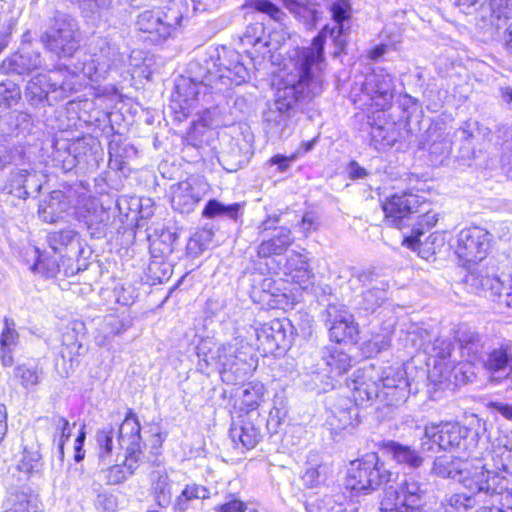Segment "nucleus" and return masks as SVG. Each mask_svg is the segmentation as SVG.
Returning a JSON list of instances; mask_svg holds the SVG:
<instances>
[{
	"label": "nucleus",
	"instance_id": "nucleus-1",
	"mask_svg": "<svg viewBox=\"0 0 512 512\" xmlns=\"http://www.w3.org/2000/svg\"><path fill=\"white\" fill-rule=\"evenodd\" d=\"M98 48V52L78 59L73 70L59 66L49 74L39 73L31 78L24 91L26 101L34 107L63 101L82 88L84 78L93 82L105 80L111 71L121 70L130 59L105 39L99 41Z\"/></svg>",
	"mask_w": 512,
	"mask_h": 512
},
{
	"label": "nucleus",
	"instance_id": "nucleus-2",
	"mask_svg": "<svg viewBox=\"0 0 512 512\" xmlns=\"http://www.w3.org/2000/svg\"><path fill=\"white\" fill-rule=\"evenodd\" d=\"M323 81V73L317 67L301 63L295 57L293 71L284 80V86L277 89L274 101L263 112L266 134L272 139L292 135L297 104L318 95L322 91Z\"/></svg>",
	"mask_w": 512,
	"mask_h": 512
},
{
	"label": "nucleus",
	"instance_id": "nucleus-3",
	"mask_svg": "<svg viewBox=\"0 0 512 512\" xmlns=\"http://www.w3.org/2000/svg\"><path fill=\"white\" fill-rule=\"evenodd\" d=\"M476 487H465L470 494L455 493L446 496L440 504L443 512H466L480 503H490L477 512H512V488L509 482L496 471L490 469L489 463L476 466L474 470Z\"/></svg>",
	"mask_w": 512,
	"mask_h": 512
},
{
	"label": "nucleus",
	"instance_id": "nucleus-4",
	"mask_svg": "<svg viewBox=\"0 0 512 512\" xmlns=\"http://www.w3.org/2000/svg\"><path fill=\"white\" fill-rule=\"evenodd\" d=\"M352 387L355 405L367 406L379 399L388 406L398 405L408 395L409 383L401 366L377 369L365 366L356 372Z\"/></svg>",
	"mask_w": 512,
	"mask_h": 512
},
{
	"label": "nucleus",
	"instance_id": "nucleus-5",
	"mask_svg": "<svg viewBox=\"0 0 512 512\" xmlns=\"http://www.w3.org/2000/svg\"><path fill=\"white\" fill-rule=\"evenodd\" d=\"M214 68L213 58L191 61L187 69L188 76L177 79L170 107L179 121L208 103L213 90H222V87H216L210 75V69Z\"/></svg>",
	"mask_w": 512,
	"mask_h": 512
},
{
	"label": "nucleus",
	"instance_id": "nucleus-6",
	"mask_svg": "<svg viewBox=\"0 0 512 512\" xmlns=\"http://www.w3.org/2000/svg\"><path fill=\"white\" fill-rule=\"evenodd\" d=\"M199 365L203 369L214 365L222 379L227 382L243 380L257 366L253 347L244 339L237 337L215 350L207 349L206 343L198 347Z\"/></svg>",
	"mask_w": 512,
	"mask_h": 512
},
{
	"label": "nucleus",
	"instance_id": "nucleus-7",
	"mask_svg": "<svg viewBox=\"0 0 512 512\" xmlns=\"http://www.w3.org/2000/svg\"><path fill=\"white\" fill-rule=\"evenodd\" d=\"M394 97V78L383 68H375L356 80L350 98L363 111H386Z\"/></svg>",
	"mask_w": 512,
	"mask_h": 512
},
{
	"label": "nucleus",
	"instance_id": "nucleus-8",
	"mask_svg": "<svg viewBox=\"0 0 512 512\" xmlns=\"http://www.w3.org/2000/svg\"><path fill=\"white\" fill-rule=\"evenodd\" d=\"M334 25L330 27L326 25L313 39L311 46L299 50L296 57L301 63H307L310 66L317 67V70L323 73L324 65V44L329 36L333 39L336 46L342 48L345 45L343 35L349 30V20L351 18L352 9L349 0H336L329 7Z\"/></svg>",
	"mask_w": 512,
	"mask_h": 512
},
{
	"label": "nucleus",
	"instance_id": "nucleus-9",
	"mask_svg": "<svg viewBox=\"0 0 512 512\" xmlns=\"http://www.w3.org/2000/svg\"><path fill=\"white\" fill-rule=\"evenodd\" d=\"M427 492V483L418 473H405L383 489L382 512H416Z\"/></svg>",
	"mask_w": 512,
	"mask_h": 512
},
{
	"label": "nucleus",
	"instance_id": "nucleus-10",
	"mask_svg": "<svg viewBox=\"0 0 512 512\" xmlns=\"http://www.w3.org/2000/svg\"><path fill=\"white\" fill-rule=\"evenodd\" d=\"M425 199L411 192L394 193L382 202L385 221L390 226L402 229L410 225L415 218L426 222L428 226L436 223L434 216L425 211Z\"/></svg>",
	"mask_w": 512,
	"mask_h": 512
},
{
	"label": "nucleus",
	"instance_id": "nucleus-11",
	"mask_svg": "<svg viewBox=\"0 0 512 512\" xmlns=\"http://www.w3.org/2000/svg\"><path fill=\"white\" fill-rule=\"evenodd\" d=\"M469 457L471 460L439 456L433 462L432 472L438 477L458 481L464 487H476L475 467L488 463L489 458L494 461V453L488 449V444L485 441H481L477 444L475 451L469 452Z\"/></svg>",
	"mask_w": 512,
	"mask_h": 512
},
{
	"label": "nucleus",
	"instance_id": "nucleus-12",
	"mask_svg": "<svg viewBox=\"0 0 512 512\" xmlns=\"http://www.w3.org/2000/svg\"><path fill=\"white\" fill-rule=\"evenodd\" d=\"M80 31L77 21L63 13H57L51 26L41 35L44 48L59 58L72 57L80 47Z\"/></svg>",
	"mask_w": 512,
	"mask_h": 512
},
{
	"label": "nucleus",
	"instance_id": "nucleus-13",
	"mask_svg": "<svg viewBox=\"0 0 512 512\" xmlns=\"http://www.w3.org/2000/svg\"><path fill=\"white\" fill-rule=\"evenodd\" d=\"M470 430L458 422H440L426 425L421 439L424 451H433L434 445L444 451L468 450L467 440Z\"/></svg>",
	"mask_w": 512,
	"mask_h": 512
},
{
	"label": "nucleus",
	"instance_id": "nucleus-14",
	"mask_svg": "<svg viewBox=\"0 0 512 512\" xmlns=\"http://www.w3.org/2000/svg\"><path fill=\"white\" fill-rule=\"evenodd\" d=\"M75 219L82 223L93 238H103L106 235L111 222L110 210L103 207L99 200L90 195L83 188L76 195Z\"/></svg>",
	"mask_w": 512,
	"mask_h": 512
},
{
	"label": "nucleus",
	"instance_id": "nucleus-15",
	"mask_svg": "<svg viewBox=\"0 0 512 512\" xmlns=\"http://www.w3.org/2000/svg\"><path fill=\"white\" fill-rule=\"evenodd\" d=\"M182 13L176 3H171L165 9L156 8L145 10L139 14L137 27L140 31L151 35L154 42L170 37L180 25Z\"/></svg>",
	"mask_w": 512,
	"mask_h": 512
},
{
	"label": "nucleus",
	"instance_id": "nucleus-16",
	"mask_svg": "<svg viewBox=\"0 0 512 512\" xmlns=\"http://www.w3.org/2000/svg\"><path fill=\"white\" fill-rule=\"evenodd\" d=\"M141 426L135 413L129 409L119 427L118 445L126 451L123 467L128 475L134 474L142 461Z\"/></svg>",
	"mask_w": 512,
	"mask_h": 512
},
{
	"label": "nucleus",
	"instance_id": "nucleus-17",
	"mask_svg": "<svg viewBox=\"0 0 512 512\" xmlns=\"http://www.w3.org/2000/svg\"><path fill=\"white\" fill-rule=\"evenodd\" d=\"M492 235L484 228L462 229L457 237L456 253L466 263L482 261L491 247Z\"/></svg>",
	"mask_w": 512,
	"mask_h": 512
},
{
	"label": "nucleus",
	"instance_id": "nucleus-18",
	"mask_svg": "<svg viewBox=\"0 0 512 512\" xmlns=\"http://www.w3.org/2000/svg\"><path fill=\"white\" fill-rule=\"evenodd\" d=\"M291 326L288 320L273 319L256 329L257 349L263 355L285 351L290 343Z\"/></svg>",
	"mask_w": 512,
	"mask_h": 512
},
{
	"label": "nucleus",
	"instance_id": "nucleus-19",
	"mask_svg": "<svg viewBox=\"0 0 512 512\" xmlns=\"http://www.w3.org/2000/svg\"><path fill=\"white\" fill-rule=\"evenodd\" d=\"M53 161L55 166L65 172L77 166L82 168L94 166L97 161L95 145H89L84 140H77L71 144L65 143L62 148L56 150Z\"/></svg>",
	"mask_w": 512,
	"mask_h": 512
},
{
	"label": "nucleus",
	"instance_id": "nucleus-20",
	"mask_svg": "<svg viewBox=\"0 0 512 512\" xmlns=\"http://www.w3.org/2000/svg\"><path fill=\"white\" fill-rule=\"evenodd\" d=\"M206 192V184L196 178H189L174 185L171 204L175 211L188 214L194 211Z\"/></svg>",
	"mask_w": 512,
	"mask_h": 512
},
{
	"label": "nucleus",
	"instance_id": "nucleus-21",
	"mask_svg": "<svg viewBox=\"0 0 512 512\" xmlns=\"http://www.w3.org/2000/svg\"><path fill=\"white\" fill-rule=\"evenodd\" d=\"M79 189H70L67 193L60 190H54L49 197L44 200L38 210L41 220L47 223H55L63 219L69 210L75 211L76 195H79Z\"/></svg>",
	"mask_w": 512,
	"mask_h": 512
},
{
	"label": "nucleus",
	"instance_id": "nucleus-22",
	"mask_svg": "<svg viewBox=\"0 0 512 512\" xmlns=\"http://www.w3.org/2000/svg\"><path fill=\"white\" fill-rule=\"evenodd\" d=\"M41 183L31 165L15 166L3 190L19 199H27L31 193H39Z\"/></svg>",
	"mask_w": 512,
	"mask_h": 512
},
{
	"label": "nucleus",
	"instance_id": "nucleus-23",
	"mask_svg": "<svg viewBox=\"0 0 512 512\" xmlns=\"http://www.w3.org/2000/svg\"><path fill=\"white\" fill-rule=\"evenodd\" d=\"M256 413H247L246 416L234 420L230 427V438L236 448L250 450L260 441V426L254 421Z\"/></svg>",
	"mask_w": 512,
	"mask_h": 512
},
{
	"label": "nucleus",
	"instance_id": "nucleus-24",
	"mask_svg": "<svg viewBox=\"0 0 512 512\" xmlns=\"http://www.w3.org/2000/svg\"><path fill=\"white\" fill-rule=\"evenodd\" d=\"M44 60L39 51L21 49L5 58L0 65L3 74L25 75L43 67Z\"/></svg>",
	"mask_w": 512,
	"mask_h": 512
},
{
	"label": "nucleus",
	"instance_id": "nucleus-25",
	"mask_svg": "<svg viewBox=\"0 0 512 512\" xmlns=\"http://www.w3.org/2000/svg\"><path fill=\"white\" fill-rule=\"evenodd\" d=\"M43 466L40 444L34 432H26L22 436L21 453L16 462L18 471L32 475L40 472Z\"/></svg>",
	"mask_w": 512,
	"mask_h": 512
},
{
	"label": "nucleus",
	"instance_id": "nucleus-26",
	"mask_svg": "<svg viewBox=\"0 0 512 512\" xmlns=\"http://www.w3.org/2000/svg\"><path fill=\"white\" fill-rule=\"evenodd\" d=\"M213 60L215 61V68L210 69V75L216 87H220V85H240L245 83L250 77L248 69L239 61L238 54H233L230 65L225 67H220L217 60L214 58Z\"/></svg>",
	"mask_w": 512,
	"mask_h": 512
},
{
	"label": "nucleus",
	"instance_id": "nucleus-27",
	"mask_svg": "<svg viewBox=\"0 0 512 512\" xmlns=\"http://www.w3.org/2000/svg\"><path fill=\"white\" fill-rule=\"evenodd\" d=\"M284 274L304 290L312 285L314 278L308 258L296 251H291L288 255L284 266Z\"/></svg>",
	"mask_w": 512,
	"mask_h": 512
},
{
	"label": "nucleus",
	"instance_id": "nucleus-28",
	"mask_svg": "<svg viewBox=\"0 0 512 512\" xmlns=\"http://www.w3.org/2000/svg\"><path fill=\"white\" fill-rule=\"evenodd\" d=\"M293 241L290 229L283 226L274 228L271 235H263L257 254L260 258L281 255L292 245Z\"/></svg>",
	"mask_w": 512,
	"mask_h": 512
},
{
	"label": "nucleus",
	"instance_id": "nucleus-29",
	"mask_svg": "<svg viewBox=\"0 0 512 512\" xmlns=\"http://www.w3.org/2000/svg\"><path fill=\"white\" fill-rule=\"evenodd\" d=\"M491 374L503 372L512 366V341H503L487 349L480 364Z\"/></svg>",
	"mask_w": 512,
	"mask_h": 512
},
{
	"label": "nucleus",
	"instance_id": "nucleus-30",
	"mask_svg": "<svg viewBox=\"0 0 512 512\" xmlns=\"http://www.w3.org/2000/svg\"><path fill=\"white\" fill-rule=\"evenodd\" d=\"M458 341L462 357L471 364H481L486 349V338L477 332L462 331Z\"/></svg>",
	"mask_w": 512,
	"mask_h": 512
},
{
	"label": "nucleus",
	"instance_id": "nucleus-31",
	"mask_svg": "<svg viewBox=\"0 0 512 512\" xmlns=\"http://www.w3.org/2000/svg\"><path fill=\"white\" fill-rule=\"evenodd\" d=\"M368 480L367 459L366 455H364L361 459H356L350 463L345 486L356 495L361 493L367 494L370 492V482Z\"/></svg>",
	"mask_w": 512,
	"mask_h": 512
},
{
	"label": "nucleus",
	"instance_id": "nucleus-32",
	"mask_svg": "<svg viewBox=\"0 0 512 512\" xmlns=\"http://www.w3.org/2000/svg\"><path fill=\"white\" fill-rule=\"evenodd\" d=\"M321 360L331 374L330 377L341 376L352 366L351 357L336 345L324 347L321 350Z\"/></svg>",
	"mask_w": 512,
	"mask_h": 512
},
{
	"label": "nucleus",
	"instance_id": "nucleus-33",
	"mask_svg": "<svg viewBox=\"0 0 512 512\" xmlns=\"http://www.w3.org/2000/svg\"><path fill=\"white\" fill-rule=\"evenodd\" d=\"M250 155L247 144L241 145L238 141L232 140L229 147L221 152L219 162L226 171L236 172L248 162Z\"/></svg>",
	"mask_w": 512,
	"mask_h": 512
},
{
	"label": "nucleus",
	"instance_id": "nucleus-34",
	"mask_svg": "<svg viewBox=\"0 0 512 512\" xmlns=\"http://www.w3.org/2000/svg\"><path fill=\"white\" fill-rule=\"evenodd\" d=\"M358 409L352 405L349 399L341 400V403L331 411L328 424L335 431L345 430L358 423Z\"/></svg>",
	"mask_w": 512,
	"mask_h": 512
},
{
	"label": "nucleus",
	"instance_id": "nucleus-35",
	"mask_svg": "<svg viewBox=\"0 0 512 512\" xmlns=\"http://www.w3.org/2000/svg\"><path fill=\"white\" fill-rule=\"evenodd\" d=\"M1 512H38L36 499L29 493L11 489L2 502Z\"/></svg>",
	"mask_w": 512,
	"mask_h": 512
},
{
	"label": "nucleus",
	"instance_id": "nucleus-36",
	"mask_svg": "<svg viewBox=\"0 0 512 512\" xmlns=\"http://www.w3.org/2000/svg\"><path fill=\"white\" fill-rule=\"evenodd\" d=\"M19 343V334L13 319H4V328L0 336V359L2 365L9 367L13 364V353Z\"/></svg>",
	"mask_w": 512,
	"mask_h": 512
},
{
	"label": "nucleus",
	"instance_id": "nucleus-37",
	"mask_svg": "<svg viewBox=\"0 0 512 512\" xmlns=\"http://www.w3.org/2000/svg\"><path fill=\"white\" fill-rule=\"evenodd\" d=\"M368 476H369V491H373L381 486L384 489L392 485L393 474L387 469L384 462L380 461L376 453L366 454Z\"/></svg>",
	"mask_w": 512,
	"mask_h": 512
},
{
	"label": "nucleus",
	"instance_id": "nucleus-38",
	"mask_svg": "<svg viewBox=\"0 0 512 512\" xmlns=\"http://www.w3.org/2000/svg\"><path fill=\"white\" fill-rule=\"evenodd\" d=\"M385 448L392 459L400 465H406L411 469H418L423 464V457L417 450L399 442L389 441Z\"/></svg>",
	"mask_w": 512,
	"mask_h": 512
},
{
	"label": "nucleus",
	"instance_id": "nucleus-39",
	"mask_svg": "<svg viewBox=\"0 0 512 512\" xmlns=\"http://www.w3.org/2000/svg\"><path fill=\"white\" fill-rule=\"evenodd\" d=\"M243 215V205L240 203L224 204L216 199H210L203 211L202 216L207 219L216 217L237 221Z\"/></svg>",
	"mask_w": 512,
	"mask_h": 512
},
{
	"label": "nucleus",
	"instance_id": "nucleus-40",
	"mask_svg": "<svg viewBox=\"0 0 512 512\" xmlns=\"http://www.w3.org/2000/svg\"><path fill=\"white\" fill-rule=\"evenodd\" d=\"M151 491L161 507H167L171 503V486L169 477L164 468H158L150 473Z\"/></svg>",
	"mask_w": 512,
	"mask_h": 512
},
{
	"label": "nucleus",
	"instance_id": "nucleus-41",
	"mask_svg": "<svg viewBox=\"0 0 512 512\" xmlns=\"http://www.w3.org/2000/svg\"><path fill=\"white\" fill-rule=\"evenodd\" d=\"M48 244L53 254H58L60 258H64L68 249H76L79 247V235L71 229L55 231L48 235Z\"/></svg>",
	"mask_w": 512,
	"mask_h": 512
},
{
	"label": "nucleus",
	"instance_id": "nucleus-42",
	"mask_svg": "<svg viewBox=\"0 0 512 512\" xmlns=\"http://www.w3.org/2000/svg\"><path fill=\"white\" fill-rule=\"evenodd\" d=\"M387 289L386 281H380L379 284L373 285L362 293L358 307L368 313L375 312L387 299Z\"/></svg>",
	"mask_w": 512,
	"mask_h": 512
},
{
	"label": "nucleus",
	"instance_id": "nucleus-43",
	"mask_svg": "<svg viewBox=\"0 0 512 512\" xmlns=\"http://www.w3.org/2000/svg\"><path fill=\"white\" fill-rule=\"evenodd\" d=\"M31 253L35 262L31 265L32 271H37L46 277H55L60 272L61 259L58 254L50 256L48 252L41 253L38 248L32 247Z\"/></svg>",
	"mask_w": 512,
	"mask_h": 512
},
{
	"label": "nucleus",
	"instance_id": "nucleus-44",
	"mask_svg": "<svg viewBox=\"0 0 512 512\" xmlns=\"http://www.w3.org/2000/svg\"><path fill=\"white\" fill-rule=\"evenodd\" d=\"M371 143L377 150H385L391 147L397 140V132L394 123L371 124Z\"/></svg>",
	"mask_w": 512,
	"mask_h": 512
},
{
	"label": "nucleus",
	"instance_id": "nucleus-45",
	"mask_svg": "<svg viewBox=\"0 0 512 512\" xmlns=\"http://www.w3.org/2000/svg\"><path fill=\"white\" fill-rule=\"evenodd\" d=\"M42 374V368L36 363H24L15 368V377L20 380L21 385L26 389L38 385Z\"/></svg>",
	"mask_w": 512,
	"mask_h": 512
},
{
	"label": "nucleus",
	"instance_id": "nucleus-46",
	"mask_svg": "<svg viewBox=\"0 0 512 512\" xmlns=\"http://www.w3.org/2000/svg\"><path fill=\"white\" fill-rule=\"evenodd\" d=\"M45 420H47L51 427L55 430L53 440L54 442H57L58 452L60 456L63 457L65 442L71 436L69 421L58 414H54L50 418H45Z\"/></svg>",
	"mask_w": 512,
	"mask_h": 512
},
{
	"label": "nucleus",
	"instance_id": "nucleus-47",
	"mask_svg": "<svg viewBox=\"0 0 512 512\" xmlns=\"http://www.w3.org/2000/svg\"><path fill=\"white\" fill-rule=\"evenodd\" d=\"M453 351V344L449 339L446 338H436L432 345V356L439 359V362L435 361L434 373L438 366H445L446 370L454 368L455 361H451V353Z\"/></svg>",
	"mask_w": 512,
	"mask_h": 512
},
{
	"label": "nucleus",
	"instance_id": "nucleus-48",
	"mask_svg": "<svg viewBox=\"0 0 512 512\" xmlns=\"http://www.w3.org/2000/svg\"><path fill=\"white\" fill-rule=\"evenodd\" d=\"M264 395V386L261 383H248L238 390V396L241 403L247 407L250 412L258 407Z\"/></svg>",
	"mask_w": 512,
	"mask_h": 512
},
{
	"label": "nucleus",
	"instance_id": "nucleus-49",
	"mask_svg": "<svg viewBox=\"0 0 512 512\" xmlns=\"http://www.w3.org/2000/svg\"><path fill=\"white\" fill-rule=\"evenodd\" d=\"M116 434L119 435V429L116 432L115 428L110 424L98 430L96 441L99 448V458L102 461H106L110 458L114 448V438Z\"/></svg>",
	"mask_w": 512,
	"mask_h": 512
},
{
	"label": "nucleus",
	"instance_id": "nucleus-50",
	"mask_svg": "<svg viewBox=\"0 0 512 512\" xmlns=\"http://www.w3.org/2000/svg\"><path fill=\"white\" fill-rule=\"evenodd\" d=\"M331 340L336 343L354 341L358 334V326L355 321L341 322V324L327 326Z\"/></svg>",
	"mask_w": 512,
	"mask_h": 512
},
{
	"label": "nucleus",
	"instance_id": "nucleus-51",
	"mask_svg": "<svg viewBox=\"0 0 512 512\" xmlns=\"http://www.w3.org/2000/svg\"><path fill=\"white\" fill-rule=\"evenodd\" d=\"M243 7L266 14L277 22H281L285 17V13L270 0H246Z\"/></svg>",
	"mask_w": 512,
	"mask_h": 512
},
{
	"label": "nucleus",
	"instance_id": "nucleus-52",
	"mask_svg": "<svg viewBox=\"0 0 512 512\" xmlns=\"http://www.w3.org/2000/svg\"><path fill=\"white\" fill-rule=\"evenodd\" d=\"M21 98L17 84L8 81L0 83V113L16 105Z\"/></svg>",
	"mask_w": 512,
	"mask_h": 512
},
{
	"label": "nucleus",
	"instance_id": "nucleus-53",
	"mask_svg": "<svg viewBox=\"0 0 512 512\" xmlns=\"http://www.w3.org/2000/svg\"><path fill=\"white\" fill-rule=\"evenodd\" d=\"M354 321L353 315L343 304H329L325 309L326 326L341 324V322Z\"/></svg>",
	"mask_w": 512,
	"mask_h": 512
},
{
	"label": "nucleus",
	"instance_id": "nucleus-54",
	"mask_svg": "<svg viewBox=\"0 0 512 512\" xmlns=\"http://www.w3.org/2000/svg\"><path fill=\"white\" fill-rule=\"evenodd\" d=\"M489 8L491 12V20L496 26H500V22L505 23L512 18V0H490Z\"/></svg>",
	"mask_w": 512,
	"mask_h": 512
},
{
	"label": "nucleus",
	"instance_id": "nucleus-55",
	"mask_svg": "<svg viewBox=\"0 0 512 512\" xmlns=\"http://www.w3.org/2000/svg\"><path fill=\"white\" fill-rule=\"evenodd\" d=\"M7 164L25 166L26 156L23 149L20 147H15L13 149L0 147V170H2Z\"/></svg>",
	"mask_w": 512,
	"mask_h": 512
},
{
	"label": "nucleus",
	"instance_id": "nucleus-56",
	"mask_svg": "<svg viewBox=\"0 0 512 512\" xmlns=\"http://www.w3.org/2000/svg\"><path fill=\"white\" fill-rule=\"evenodd\" d=\"M328 467L323 464L309 466L305 469L302 480L307 487H315L325 482Z\"/></svg>",
	"mask_w": 512,
	"mask_h": 512
},
{
	"label": "nucleus",
	"instance_id": "nucleus-57",
	"mask_svg": "<svg viewBox=\"0 0 512 512\" xmlns=\"http://www.w3.org/2000/svg\"><path fill=\"white\" fill-rule=\"evenodd\" d=\"M129 326V322H125L124 320L116 317V316H108L104 319L100 326V332L103 334L104 338H110L120 334L125 331Z\"/></svg>",
	"mask_w": 512,
	"mask_h": 512
},
{
	"label": "nucleus",
	"instance_id": "nucleus-58",
	"mask_svg": "<svg viewBox=\"0 0 512 512\" xmlns=\"http://www.w3.org/2000/svg\"><path fill=\"white\" fill-rule=\"evenodd\" d=\"M215 512H258L256 509H249L247 505L234 494L225 496L224 501L215 506Z\"/></svg>",
	"mask_w": 512,
	"mask_h": 512
},
{
	"label": "nucleus",
	"instance_id": "nucleus-59",
	"mask_svg": "<svg viewBox=\"0 0 512 512\" xmlns=\"http://www.w3.org/2000/svg\"><path fill=\"white\" fill-rule=\"evenodd\" d=\"M360 283L362 286L367 285H377L381 281L378 277V274L375 271V268L368 269H353L351 273V278L349 283L351 286L354 285V282Z\"/></svg>",
	"mask_w": 512,
	"mask_h": 512
},
{
	"label": "nucleus",
	"instance_id": "nucleus-60",
	"mask_svg": "<svg viewBox=\"0 0 512 512\" xmlns=\"http://www.w3.org/2000/svg\"><path fill=\"white\" fill-rule=\"evenodd\" d=\"M495 145L504 153L512 152V126L503 123L497 126Z\"/></svg>",
	"mask_w": 512,
	"mask_h": 512
},
{
	"label": "nucleus",
	"instance_id": "nucleus-61",
	"mask_svg": "<svg viewBox=\"0 0 512 512\" xmlns=\"http://www.w3.org/2000/svg\"><path fill=\"white\" fill-rule=\"evenodd\" d=\"M306 510L307 512H343V507L331 497H327L307 503Z\"/></svg>",
	"mask_w": 512,
	"mask_h": 512
},
{
	"label": "nucleus",
	"instance_id": "nucleus-62",
	"mask_svg": "<svg viewBox=\"0 0 512 512\" xmlns=\"http://www.w3.org/2000/svg\"><path fill=\"white\" fill-rule=\"evenodd\" d=\"M264 35V26L262 23H254L247 26L243 36L240 38L245 45L256 46L261 42Z\"/></svg>",
	"mask_w": 512,
	"mask_h": 512
},
{
	"label": "nucleus",
	"instance_id": "nucleus-63",
	"mask_svg": "<svg viewBox=\"0 0 512 512\" xmlns=\"http://www.w3.org/2000/svg\"><path fill=\"white\" fill-rule=\"evenodd\" d=\"M66 481L68 489L74 488L76 490H82L88 485L90 479L80 470L73 469L69 471Z\"/></svg>",
	"mask_w": 512,
	"mask_h": 512
},
{
	"label": "nucleus",
	"instance_id": "nucleus-64",
	"mask_svg": "<svg viewBox=\"0 0 512 512\" xmlns=\"http://www.w3.org/2000/svg\"><path fill=\"white\" fill-rule=\"evenodd\" d=\"M105 477L108 484L118 485L124 482L129 475L122 465H113L107 469Z\"/></svg>",
	"mask_w": 512,
	"mask_h": 512
}]
</instances>
